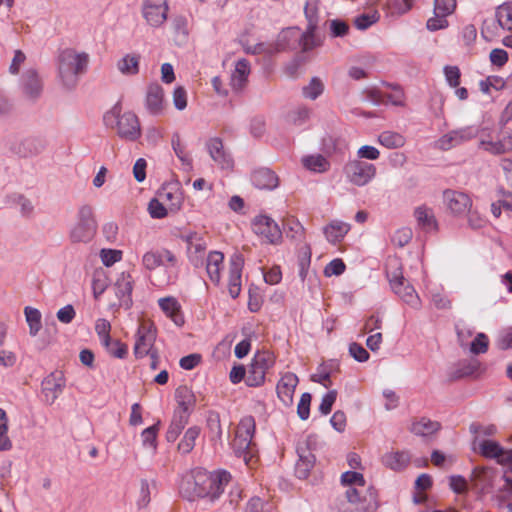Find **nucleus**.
I'll use <instances>...</instances> for the list:
<instances>
[{
	"instance_id": "obj_36",
	"label": "nucleus",
	"mask_w": 512,
	"mask_h": 512,
	"mask_svg": "<svg viewBox=\"0 0 512 512\" xmlns=\"http://www.w3.org/2000/svg\"><path fill=\"white\" fill-rule=\"evenodd\" d=\"M418 225L426 231H434L437 229V221L432 209L426 206L417 207L414 211Z\"/></svg>"
},
{
	"instance_id": "obj_47",
	"label": "nucleus",
	"mask_w": 512,
	"mask_h": 512,
	"mask_svg": "<svg viewBox=\"0 0 512 512\" xmlns=\"http://www.w3.org/2000/svg\"><path fill=\"white\" fill-rule=\"evenodd\" d=\"M303 165L313 172H325L329 168V162L322 155H311L302 159Z\"/></svg>"
},
{
	"instance_id": "obj_32",
	"label": "nucleus",
	"mask_w": 512,
	"mask_h": 512,
	"mask_svg": "<svg viewBox=\"0 0 512 512\" xmlns=\"http://www.w3.org/2000/svg\"><path fill=\"white\" fill-rule=\"evenodd\" d=\"M161 310L169 317L177 326L184 324L183 315L180 312V304L174 297H164L158 300Z\"/></svg>"
},
{
	"instance_id": "obj_14",
	"label": "nucleus",
	"mask_w": 512,
	"mask_h": 512,
	"mask_svg": "<svg viewBox=\"0 0 512 512\" xmlns=\"http://www.w3.org/2000/svg\"><path fill=\"white\" fill-rule=\"evenodd\" d=\"M176 264V256L168 249L149 250L142 257V265L149 271L160 266L175 267Z\"/></svg>"
},
{
	"instance_id": "obj_2",
	"label": "nucleus",
	"mask_w": 512,
	"mask_h": 512,
	"mask_svg": "<svg viewBox=\"0 0 512 512\" xmlns=\"http://www.w3.org/2000/svg\"><path fill=\"white\" fill-rule=\"evenodd\" d=\"M230 480V473L224 470L213 473L196 471L193 480V495L190 499L207 498L213 502L224 492V488Z\"/></svg>"
},
{
	"instance_id": "obj_24",
	"label": "nucleus",
	"mask_w": 512,
	"mask_h": 512,
	"mask_svg": "<svg viewBox=\"0 0 512 512\" xmlns=\"http://www.w3.org/2000/svg\"><path fill=\"white\" fill-rule=\"evenodd\" d=\"M22 91L29 100H36L42 93V82L34 70H28L22 76Z\"/></svg>"
},
{
	"instance_id": "obj_58",
	"label": "nucleus",
	"mask_w": 512,
	"mask_h": 512,
	"mask_svg": "<svg viewBox=\"0 0 512 512\" xmlns=\"http://www.w3.org/2000/svg\"><path fill=\"white\" fill-rule=\"evenodd\" d=\"M456 8V0H435L434 13L442 16H448L454 12Z\"/></svg>"
},
{
	"instance_id": "obj_35",
	"label": "nucleus",
	"mask_w": 512,
	"mask_h": 512,
	"mask_svg": "<svg viewBox=\"0 0 512 512\" xmlns=\"http://www.w3.org/2000/svg\"><path fill=\"white\" fill-rule=\"evenodd\" d=\"M175 399L178 404L176 410L191 413L196 399L193 391L187 386H179L175 391Z\"/></svg>"
},
{
	"instance_id": "obj_4",
	"label": "nucleus",
	"mask_w": 512,
	"mask_h": 512,
	"mask_svg": "<svg viewBox=\"0 0 512 512\" xmlns=\"http://www.w3.org/2000/svg\"><path fill=\"white\" fill-rule=\"evenodd\" d=\"M104 122L106 126L115 124L118 136L124 140L136 141L141 136V126L137 115L131 111L121 114L119 103L104 115Z\"/></svg>"
},
{
	"instance_id": "obj_40",
	"label": "nucleus",
	"mask_w": 512,
	"mask_h": 512,
	"mask_svg": "<svg viewBox=\"0 0 512 512\" xmlns=\"http://www.w3.org/2000/svg\"><path fill=\"white\" fill-rule=\"evenodd\" d=\"M140 57L136 54H126L117 62V69L123 75H136L139 72Z\"/></svg>"
},
{
	"instance_id": "obj_51",
	"label": "nucleus",
	"mask_w": 512,
	"mask_h": 512,
	"mask_svg": "<svg viewBox=\"0 0 512 512\" xmlns=\"http://www.w3.org/2000/svg\"><path fill=\"white\" fill-rule=\"evenodd\" d=\"M495 345L502 351L512 350V326H508L498 333Z\"/></svg>"
},
{
	"instance_id": "obj_22",
	"label": "nucleus",
	"mask_w": 512,
	"mask_h": 512,
	"mask_svg": "<svg viewBox=\"0 0 512 512\" xmlns=\"http://www.w3.org/2000/svg\"><path fill=\"white\" fill-rule=\"evenodd\" d=\"M251 181L256 188L261 190H274L279 185V178L276 173L266 167L254 170Z\"/></svg>"
},
{
	"instance_id": "obj_8",
	"label": "nucleus",
	"mask_w": 512,
	"mask_h": 512,
	"mask_svg": "<svg viewBox=\"0 0 512 512\" xmlns=\"http://www.w3.org/2000/svg\"><path fill=\"white\" fill-rule=\"evenodd\" d=\"M343 171L347 180L358 187L367 185L376 176L375 165L359 159L348 161Z\"/></svg>"
},
{
	"instance_id": "obj_12",
	"label": "nucleus",
	"mask_w": 512,
	"mask_h": 512,
	"mask_svg": "<svg viewBox=\"0 0 512 512\" xmlns=\"http://www.w3.org/2000/svg\"><path fill=\"white\" fill-rule=\"evenodd\" d=\"M156 340V329L152 323L143 322L137 331L134 345V354L137 358H143L156 351L154 343Z\"/></svg>"
},
{
	"instance_id": "obj_1",
	"label": "nucleus",
	"mask_w": 512,
	"mask_h": 512,
	"mask_svg": "<svg viewBox=\"0 0 512 512\" xmlns=\"http://www.w3.org/2000/svg\"><path fill=\"white\" fill-rule=\"evenodd\" d=\"M341 482L348 486L346 498L356 505L357 512H376L378 509L376 490L372 487L365 489V479L361 473L346 471L341 475Z\"/></svg>"
},
{
	"instance_id": "obj_46",
	"label": "nucleus",
	"mask_w": 512,
	"mask_h": 512,
	"mask_svg": "<svg viewBox=\"0 0 512 512\" xmlns=\"http://www.w3.org/2000/svg\"><path fill=\"white\" fill-rule=\"evenodd\" d=\"M496 19L502 29L512 31V5L504 3L498 6Z\"/></svg>"
},
{
	"instance_id": "obj_27",
	"label": "nucleus",
	"mask_w": 512,
	"mask_h": 512,
	"mask_svg": "<svg viewBox=\"0 0 512 512\" xmlns=\"http://www.w3.org/2000/svg\"><path fill=\"white\" fill-rule=\"evenodd\" d=\"M400 287L392 289L400 299L415 310H420L422 301L414 287L406 280L400 281Z\"/></svg>"
},
{
	"instance_id": "obj_38",
	"label": "nucleus",
	"mask_w": 512,
	"mask_h": 512,
	"mask_svg": "<svg viewBox=\"0 0 512 512\" xmlns=\"http://www.w3.org/2000/svg\"><path fill=\"white\" fill-rule=\"evenodd\" d=\"M479 450L483 457L495 459L496 462L499 463V460L507 449L494 440H482L479 443Z\"/></svg>"
},
{
	"instance_id": "obj_62",
	"label": "nucleus",
	"mask_w": 512,
	"mask_h": 512,
	"mask_svg": "<svg viewBox=\"0 0 512 512\" xmlns=\"http://www.w3.org/2000/svg\"><path fill=\"white\" fill-rule=\"evenodd\" d=\"M345 263L343 262L342 259L340 258H336V259H333L331 262H329L325 269H324V273L326 276H339L341 275L342 273H344L345 271Z\"/></svg>"
},
{
	"instance_id": "obj_45",
	"label": "nucleus",
	"mask_w": 512,
	"mask_h": 512,
	"mask_svg": "<svg viewBox=\"0 0 512 512\" xmlns=\"http://www.w3.org/2000/svg\"><path fill=\"white\" fill-rule=\"evenodd\" d=\"M324 92V83L319 77H312L310 82L302 88V95L309 100H316Z\"/></svg>"
},
{
	"instance_id": "obj_23",
	"label": "nucleus",
	"mask_w": 512,
	"mask_h": 512,
	"mask_svg": "<svg viewBox=\"0 0 512 512\" xmlns=\"http://www.w3.org/2000/svg\"><path fill=\"white\" fill-rule=\"evenodd\" d=\"M207 149L211 158L216 162L222 169H228L233 166V160L229 154L224 150L222 140L220 138H211L207 142Z\"/></svg>"
},
{
	"instance_id": "obj_31",
	"label": "nucleus",
	"mask_w": 512,
	"mask_h": 512,
	"mask_svg": "<svg viewBox=\"0 0 512 512\" xmlns=\"http://www.w3.org/2000/svg\"><path fill=\"white\" fill-rule=\"evenodd\" d=\"M381 462L393 471H400L410 462V455L406 451H390L382 456Z\"/></svg>"
},
{
	"instance_id": "obj_13",
	"label": "nucleus",
	"mask_w": 512,
	"mask_h": 512,
	"mask_svg": "<svg viewBox=\"0 0 512 512\" xmlns=\"http://www.w3.org/2000/svg\"><path fill=\"white\" fill-rule=\"evenodd\" d=\"M41 386L44 402L52 405L62 394L66 386V380L62 372L56 371L46 376Z\"/></svg>"
},
{
	"instance_id": "obj_44",
	"label": "nucleus",
	"mask_w": 512,
	"mask_h": 512,
	"mask_svg": "<svg viewBox=\"0 0 512 512\" xmlns=\"http://www.w3.org/2000/svg\"><path fill=\"white\" fill-rule=\"evenodd\" d=\"M24 314L29 326L30 335L36 336L42 327L40 311L36 308L27 306L24 309Z\"/></svg>"
},
{
	"instance_id": "obj_49",
	"label": "nucleus",
	"mask_w": 512,
	"mask_h": 512,
	"mask_svg": "<svg viewBox=\"0 0 512 512\" xmlns=\"http://www.w3.org/2000/svg\"><path fill=\"white\" fill-rule=\"evenodd\" d=\"M8 418L5 410L0 408V451H8L12 448V442L8 435Z\"/></svg>"
},
{
	"instance_id": "obj_63",
	"label": "nucleus",
	"mask_w": 512,
	"mask_h": 512,
	"mask_svg": "<svg viewBox=\"0 0 512 512\" xmlns=\"http://www.w3.org/2000/svg\"><path fill=\"white\" fill-rule=\"evenodd\" d=\"M444 74L451 87H458L460 84V70L457 66H445Z\"/></svg>"
},
{
	"instance_id": "obj_50",
	"label": "nucleus",
	"mask_w": 512,
	"mask_h": 512,
	"mask_svg": "<svg viewBox=\"0 0 512 512\" xmlns=\"http://www.w3.org/2000/svg\"><path fill=\"white\" fill-rule=\"evenodd\" d=\"M95 331L100 339L101 344L104 347H108L110 345V331L111 324L106 319L100 318L96 321Z\"/></svg>"
},
{
	"instance_id": "obj_56",
	"label": "nucleus",
	"mask_w": 512,
	"mask_h": 512,
	"mask_svg": "<svg viewBox=\"0 0 512 512\" xmlns=\"http://www.w3.org/2000/svg\"><path fill=\"white\" fill-rule=\"evenodd\" d=\"M100 258L106 267H110L122 259V251L116 249H102Z\"/></svg>"
},
{
	"instance_id": "obj_29",
	"label": "nucleus",
	"mask_w": 512,
	"mask_h": 512,
	"mask_svg": "<svg viewBox=\"0 0 512 512\" xmlns=\"http://www.w3.org/2000/svg\"><path fill=\"white\" fill-rule=\"evenodd\" d=\"M189 412L175 410L173 414V418L166 432V439L168 442H175L182 430L188 424Z\"/></svg>"
},
{
	"instance_id": "obj_10",
	"label": "nucleus",
	"mask_w": 512,
	"mask_h": 512,
	"mask_svg": "<svg viewBox=\"0 0 512 512\" xmlns=\"http://www.w3.org/2000/svg\"><path fill=\"white\" fill-rule=\"evenodd\" d=\"M443 200L449 213L455 217L466 216L473 205L468 194L452 189L443 192Z\"/></svg>"
},
{
	"instance_id": "obj_43",
	"label": "nucleus",
	"mask_w": 512,
	"mask_h": 512,
	"mask_svg": "<svg viewBox=\"0 0 512 512\" xmlns=\"http://www.w3.org/2000/svg\"><path fill=\"white\" fill-rule=\"evenodd\" d=\"M379 143L388 148L396 149L404 146L405 138L400 133L392 131H384L378 136Z\"/></svg>"
},
{
	"instance_id": "obj_20",
	"label": "nucleus",
	"mask_w": 512,
	"mask_h": 512,
	"mask_svg": "<svg viewBox=\"0 0 512 512\" xmlns=\"http://www.w3.org/2000/svg\"><path fill=\"white\" fill-rule=\"evenodd\" d=\"M145 107L149 114L159 115L164 110V91L157 83L147 87L145 95Z\"/></svg>"
},
{
	"instance_id": "obj_48",
	"label": "nucleus",
	"mask_w": 512,
	"mask_h": 512,
	"mask_svg": "<svg viewBox=\"0 0 512 512\" xmlns=\"http://www.w3.org/2000/svg\"><path fill=\"white\" fill-rule=\"evenodd\" d=\"M159 431V423L154 424L141 433L142 446L149 449L151 452H155L157 448V433Z\"/></svg>"
},
{
	"instance_id": "obj_9",
	"label": "nucleus",
	"mask_w": 512,
	"mask_h": 512,
	"mask_svg": "<svg viewBox=\"0 0 512 512\" xmlns=\"http://www.w3.org/2000/svg\"><path fill=\"white\" fill-rule=\"evenodd\" d=\"M168 0H143L141 12L146 23L153 27H161L168 18Z\"/></svg>"
},
{
	"instance_id": "obj_57",
	"label": "nucleus",
	"mask_w": 512,
	"mask_h": 512,
	"mask_svg": "<svg viewBox=\"0 0 512 512\" xmlns=\"http://www.w3.org/2000/svg\"><path fill=\"white\" fill-rule=\"evenodd\" d=\"M271 506L259 497H252L246 504L244 512H270Z\"/></svg>"
},
{
	"instance_id": "obj_3",
	"label": "nucleus",
	"mask_w": 512,
	"mask_h": 512,
	"mask_svg": "<svg viewBox=\"0 0 512 512\" xmlns=\"http://www.w3.org/2000/svg\"><path fill=\"white\" fill-rule=\"evenodd\" d=\"M88 64V55L78 53L73 49H65L58 56V74L62 84L67 88H73L78 76L85 72Z\"/></svg>"
},
{
	"instance_id": "obj_19",
	"label": "nucleus",
	"mask_w": 512,
	"mask_h": 512,
	"mask_svg": "<svg viewBox=\"0 0 512 512\" xmlns=\"http://www.w3.org/2000/svg\"><path fill=\"white\" fill-rule=\"evenodd\" d=\"M46 141L39 136H29L16 142L12 149L23 157L33 156L44 151Z\"/></svg>"
},
{
	"instance_id": "obj_52",
	"label": "nucleus",
	"mask_w": 512,
	"mask_h": 512,
	"mask_svg": "<svg viewBox=\"0 0 512 512\" xmlns=\"http://www.w3.org/2000/svg\"><path fill=\"white\" fill-rule=\"evenodd\" d=\"M311 109L306 106H300L293 110L289 115V121L294 125H303L311 116Z\"/></svg>"
},
{
	"instance_id": "obj_17",
	"label": "nucleus",
	"mask_w": 512,
	"mask_h": 512,
	"mask_svg": "<svg viewBox=\"0 0 512 512\" xmlns=\"http://www.w3.org/2000/svg\"><path fill=\"white\" fill-rule=\"evenodd\" d=\"M244 259L241 254L234 253L229 261L228 291L232 298L238 297L241 292V275Z\"/></svg>"
},
{
	"instance_id": "obj_60",
	"label": "nucleus",
	"mask_w": 512,
	"mask_h": 512,
	"mask_svg": "<svg viewBox=\"0 0 512 512\" xmlns=\"http://www.w3.org/2000/svg\"><path fill=\"white\" fill-rule=\"evenodd\" d=\"M311 394L305 392L301 395L297 406V414L301 420H306L310 414Z\"/></svg>"
},
{
	"instance_id": "obj_26",
	"label": "nucleus",
	"mask_w": 512,
	"mask_h": 512,
	"mask_svg": "<svg viewBox=\"0 0 512 512\" xmlns=\"http://www.w3.org/2000/svg\"><path fill=\"white\" fill-rule=\"evenodd\" d=\"M223 268L224 254L220 251H211L206 257V271L213 283H220Z\"/></svg>"
},
{
	"instance_id": "obj_53",
	"label": "nucleus",
	"mask_w": 512,
	"mask_h": 512,
	"mask_svg": "<svg viewBox=\"0 0 512 512\" xmlns=\"http://www.w3.org/2000/svg\"><path fill=\"white\" fill-rule=\"evenodd\" d=\"M13 202L18 206L19 212L23 217H31L34 213V205L32 201L23 195H15Z\"/></svg>"
},
{
	"instance_id": "obj_55",
	"label": "nucleus",
	"mask_w": 512,
	"mask_h": 512,
	"mask_svg": "<svg viewBox=\"0 0 512 512\" xmlns=\"http://www.w3.org/2000/svg\"><path fill=\"white\" fill-rule=\"evenodd\" d=\"M489 340L484 333H478L474 340L470 343V352L473 354H483L488 350Z\"/></svg>"
},
{
	"instance_id": "obj_6",
	"label": "nucleus",
	"mask_w": 512,
	"mask_h": 512,
	"mask_svg": "<svg viewBox=\"0 0 512 512\" xmlns=\"http://www.w3.org/2000/svg\"><path fill=\"white\" fill-rule=\"evenodd\" d=\"M255 433V420L252 416L243 417L236 429L233 448L236 456L242 458L247 466H252L254 456L250 451Z\"/></svg>"
},
{
	"instance_id": "obj_37",
	"label": "nucleus",
	"mask_w": 512,
	"mask_h": 512,
	"mask_svg": "<svg viewBox=\"0 0 512 512\" xmlns=\"http://www.w3.org/2000/svg\"><path fill=\"white\" fill-rule=\"evenodd\" d=\"M492 472L487 467H476L471 473V481L482 492H488L491 486Z\"/></svg>"
},
{
	"instance_id": "obj_18",
	"label": "nucleus",
	"mask_w": 512,
	"mask_h": 512,
	"mask_svg": "<svg viewBox=\"0 0 512 512\" xmlns=\"http://www.w3.org/2000/svg\"><path fill=\"white\" fill-rule=\"evenodd\" d=\"M188 257L194 267H200L204 263L206 241L197 233H191L186 236Z\"/></svg>"
},
{
	"instance_id": "obj_41",
	"label": "nucleus",
	"mask_w": 512,
	"mask_h": 512,
	"mask_svg": "<svg viewBox=\"0 0 512 512\" xmlns=\"http://www.w3.org/2000/svg\"><path fill=\"white\" fill-rule=\"evenodd\" d=\"M159 197L162 199L163 203L167 204V208L172 212L178 211L183 203L182 193L179 189L169 190L163 188L159 193Z\"/></svg>"
},
{
	"instance_id": "obj_30",
	"label": "nucleus",
	"mask_w": 512,
	"mask_h": 512,
	"mask_svg": "<svg viewBox=\"0 0 512 512\" xmlns=\"http://www.w3.org/2000/svg\"><path fill=\"white\" fill-rule=\"evenodd\" d=\"M250 74V64L246 59H240L235 64V69L231 75V87L234 91H241L248 80Z\"/></svg>"
},
{
	"instance_id": "obj_28",
	"label": "nucleus",
	"mask_w": 512,
	"mask_h": 512,
	"mask_svg": "<svg viewBox=\"0 0 512 512\" xmlns=\"http://www.w3.org/2000/svg\"><path fill=\"white\" fill-rule=\"evenodd\" d=\"M299 459L295 465V473L298 478L305 479L309 476L311 469L315 464V456L314 454L307 448L299 447L297 448Z\"/></svg>"
},
{
	"instance_id": "obj_7",
	"label": "nucleus",
	"mask_w": 512,
	"mask_h": 512,
	"mask_svg": "<svg viewBox=\"0 0 512 512\" xmlns=\"http://www.w3.org/2000/svg\"><path fill=\"white\" fill-rule=\"evenodd\" d=\"M276 362L274 354L270 351L257 352L246 370L245 382L249 387H259L265 383V376Z\"/></svg>"
},
{
	"instance_id": "obj_16",
	"label": "nucleus",
	"mask_w": 512,
	"mask_h": 512,
	"mask_svg": "<svg viewBox=\"0 0 512 512\" xmlns=\"http://www.w3.org/2000/svg\"><path fill=\"white\" fill-rule=\"evenodd\" d=\"M298 382L297 375L292 372H286L279 379L276 385V393L284 406L290 407L293 404L294 392Z\"/></svg>"
},
{
	"instance_id": "obj_61",
	"label": "nucleus",
	"mask_w": 512,
	"mask_h": 512,
	"mask_svg": "<svg viewBox=\"0 0 512 512\" xmlns=\"http://www.w3.org/2000/svg\"><path fill=\"white\" fill-rule=\"evenodd\" d=\"M337 397V391L336 390H330L328 393H326L321 400V403L319 405V411L323 415H328L331 410L332 406L336 400Z\"/></svg>"
},
{
	"instance_id": "obj_42",
	"label": "nucleus",
	"mask_w": 512,
	"mask_h": 512,
	"mask_svg": "<svg viewBox=\"0 0 512 512\" xmlns=\"http://www.w3.org/2000/svg\"><path fill=\"white\" fill-rule=\"evenodd\" d=\"M200 434V428L197 426H192L188 428L182 438V440L178 444V451L182 454L190 453L194 446L196 439Z\"/></svg>"
},
{
	"instance_id": "obj_39",
	"label": "nucleus",
	"mask_w": 512,
	"mask_h": 512,
	"mask_svg": "<svg viewBox=\"0 0 512 512\" xmlns=\"http://www.w3.org/2000/svg\"><path fill=\"white\" fill-rule=\"evenodd\" d=\"M440 429V424L428 418H421L415 421L411 426V431L415 435L427 437L436 433Z\"/></svg>"
},
{
	"instance_id": "obj_64",
	"label": "nucleus",
	"mask_w": 512,
	"mask_h": 512,
	"mask_svg": "<svg viewBox=\"0 0 512 512\" xmlns=\"http://www.w3.org/2000/svg\"><path fill=\"white\" fill-rule=\"evenodd\" d=\"M426 26L430 31H437L446 28L448 26V21L446 16H442L439 13H434V17H431L427 20Z\"/></svg>"
},
{
	"instance_id": "obj_33",
	"label": "nucleus",
	"mask_w": 512,
	"mask_h": 512,
	"mask_svg": "<svg viewBox=\"0 0 512 512\" xmlns=\"http://www.w3.org/2000/svg\"><path fill=\"white\" fill-rule=\"evenodd\" d=\"M172 149L182 164L183 170L190 172L193 169V160L190 153L186 150L185 144L181 140L179 133H174L171 138Z\"/></svg>"
},
{
	"instance_id": "obj_11",
	"label": "nucleus",
	"mask_w": 512,
	"mask_h": 512,
	"mask_svg": "<svg viewBox=\"0 0 512 512\" xmlns=\"http://www.w3.org/2000/svg\"><path fill=\"white\" fill-rule=\"evenodd\" d=\"M253 231L269 244L278 245L282 241V231L278 224L266 215H258L252 222Z\"/></svg>"
},
{
	"instance_id": "obj_21",
	"label": "nucleus",
	"mask_w": 512,
	"mask_h": 512,
	"mask_svg": "<svg viewBox=\"0 0 512 512\" xmlns=\"http://www.w3.org/2000/svg\"><path fill=\"white\" fill-rule=\"evenodd\" d=\"M113 289L119 299V305L129 308L132 304L131 293L133 289V281L130 273H120Z\"/></svg>"
},
{
	"instance_id": "obj_34",
	"label": "nucleus",
	"mask_w": 512,
	"mask_h": 512,
	"mask_svg": "<svg viewBox=\"0 0 512 512\" xmlns=\"http://www.w3.org/2000/svg\"><path fill=\"white\" fill-rule=\"evenodd\" d=\"M386 276L391 289L400 287V281L404 280L402 263L397 257H389L386 262Z\"/></svg>"
},
{
	"instance_id": "obj_5",
	"label": "nucleus",
	"mask_w": 512,
	"mask_h": 512,
	"mask_svg": "<svg viewBox=\"0 0 512 512\" xmlns=\"http://www.w3.org/2000/svg\"><path fill=\"white\" fill-rule=\"evenodd\" d=\"M96 229L93 208L83 204L77 210L76 220L69 230V239L72 243H88L93 239Z\"/></svg>"
},
{
	"instance_id": "obj_15",
	"label": "nucleus",
	"mask_w": 512,
	"mask_h": 512,
	"mask_svg": "<svg viewBox=\"0 0 512 512\" xmlns=\"http://www.w3.org/2000/svg\"><path fill=\"white\" fill-rule=\"evenodd\" d=\"M475 137L476 130L473 129L472 127H465L457 130H452L444 134L437 140L436 147L446 151Z\"/></svg>"
},
{
	"instance_id": "obj_54",
	"label": "nucleus",
	"mask_w": 512,
	"mask_h": 512,
	"mask_svg": "<svg viewBox=\"0 0 512 512\" xmlns=\"http://www.w3.org/2000/svg\"><path fill=\"white\" fill-rule=\"evenodd\" d=\"M107 285V278L102 271L94 273L92 290L95 299H98L105 292Z\"/></svg>"
},
{
	"instance_id": "obj_59",
	"label": "nucleus",
	"mask_w": 512,
	"mask_h": 512,
	"mask_svg": "<svg viewBox=\"0 0 512 512\" xmlns=\"http://www.w3.org/2000/svg\"><path fill=\"white\" fill-rule=\"evenodd\" d=\"M169 209L159 199H152L148 205V211L152 218L161 219L167 215Z\"/></svg>"
},
{
	"instance_id": "obj_25",
	"label": "nucleus",
	"mask_w": 512,
	"mask_h": 512,
	"mask_svg": "<svg viewBox=\"0 0 512 512\" xmlns=\"http://www.w3.org/2000/svg\"><path fill=\"white\" fill-rule=\"evenodd\" d=\"M350 229L351 226L349 223L340 220H332L323 227V233L329 243L337 244L344 239Z\"/></svg>"
}]
</instances>
